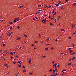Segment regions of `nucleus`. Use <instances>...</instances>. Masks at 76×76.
<instances>
[{"label":"nucleus","instance_id":"dca6fc26","mask_svg":"<svg viewBox=\"0 0 76 76\" xmlns=\"http://www.w3.org/2000/svg\"><path fill=\"white\" fill-rule=\"evenodd\" d=\"M53 12H54V10H56V9L55 8H54L53 9Z\"/></svg>","mask_w":76,"mask_h":76},{"label":"nucleus","instance_id":"2eb2a0df","mask_svg":"<svg viewBox=\"0 0 76 76\" xmlns=\"http://www.w3.org/2000/svg\"><path fill=\"white\" fill-rule=\"evenodd\" d=\"M61 9H64V8L63 7H61Z\"/></svg>","mask_w":76,"mask_h":76},{"label":"nucleus","instance_id":"cd10ccee","mask_svg":"<svg viewBox=\"0 0 76 76\" xmlns=\"http://www.w3.org/2000/svg\"><path fill=\"white\" fill-rule=\"evenodd\" d=\"M66 70H63L62 71V72H66Z\"/></svg>","mask_w":76,"mask_h":76},{"label":"nucleus","instance_id":"a878e982","mask_svg":"<svg viewBox=\"0 0 76 76\" xmlns=\"http://www.w3.org/2000/svg\"><path fill=\"white\" fill-rule=\"evenodd\" d=\"M71 45L73 46V47H75V45H74L72 44Z\"/></svg>","mask_w":76,"mask_h":76},{"label":"nucleus","instance_id":"c85d7f7f","mask_svg":"<svg viewBox=\"0 0 76 76\" xmlns=\"http://www.w3.org/2000/svg\"><path fill=\"white\" fill-rule=\"evenodd\" d=\"M18 67H21V66H20V65H18Z\"/></svg>","mask_w":76,"mask_h":76},{"label":"nucleus","instance_id":"412c9836","mask_svg":"<svg viewBox=\"0 0 76 76\" xmlns=\"http://www.w3.org/2000/svg\"><path fill=\"white\" fill-rule=\"evenodd\" d=\"M17 39L18 40L20 39V38L18 37V38H17Z\"/></svg>","mask_w":76,"mask_h":76},{"label":"nucleus","instance_id":"680f3d73","mask_svg":"<svg viewBox=\"0 0 76 76\" xmlns=\"http://www.w3.org/2000/svg\"><path fill=\"white\" fill-rule=\"evenodd\" d=\"M51 76H54V75H53V74H52L51 75Z\"/></svg>","mask_w":76,"mask_h":76},{"label":"nucleus","instance_id":"9b49d317","mask_svg":"<svg viewBox=\"0 0 76 76\" xmlns=\"http://www.w3.org/2000/svg\"><path fill=\"white\" fill-rule=\"evenodd\" d=\"M29 62L30 63H31V60H29Z\"/></svg>","mask_w":76,"mask_h":76},{"label":"nucleus","instance_id":"c03bdc74","mask_svg":"<svg viewBox=\"0 0 76 76\" xmlns=\"http://www.w3.org/2000/svg\"><path fill=\"white\" fill-rule=\"evenodd\" d=\"M21 48H22V47H20V48L19 49V50H20V49H21Z\"/></svg>","mask_w":76,"mask_h":76},{"label":"nucleus","instance_id":"9d476101","mask_svg":"<svg viewBox=\"0 0 76 76\" xmlns=\"http://www.w3.org/2000/svg\"><path fill=\"white\" fill-rule=\"evenodd\" d=\"M14 22L15 23L16 22V19L14 20Z\"/></svg>","mask_w":76,"mask_h":76},{"label":"nucleus","instance_id":"0eeeda50","mask_svg":"<svg viewBox=\"0 0 76 76\" xmlns=\"http://www.w3.org/2000/svg\"><path fill=\"white\" fill-rule=\"evenodd\" d=\"M10 54L13 55V52H11L10 53Z\"/></svg>","mask_w":76,"mask_h":76},{"label":"nucleus","instance_id":"0e129e2a","mask_svg":"<svg viewBox=\"0 0 76 76\" xmlns=\"http://www.w3.org/2000/svg\"><path fill=\"white\" fill-rule=\"evenodd\" d=\"M50 18H51V17L49 16V19H50Z\"/></svg>","mask_w":76,"mask_h":76},{"label":"nucleus","instance_id":"2f4dec72","mask_svg":"<svg viewBox=\"0 0 76 76\" xmlns=\"http://www.w3.org/2000/svg\"><path fill=\"white\" fill-rule=\"evenodd\" d=\"M45 50H48V49L47 48H45Z\"/></svg>","mask_w":76,"mask_h":76},{"label":"nucleus","instance_id":"4468645a","mask_svg":"<svg viewBox=\"0 0 76 76\" xmlns=\"http://www.w3.org/2000/svg\"><path fill=\"white\" fill-rule=\"evenodd\" d=\"M74 6H76V3H75L73 4Z\"/></svg>","mask_w":76,"mask_h":76},{"label":"nucleus","instance_id":"a211bd4d","mask_svg":"<svg viewBox=\"0 0 76 76\" xmlns=\"http://www.w3.org/2000/svg\"><path fill=\"white\" fill-rule=\"evenodd\" d=\"M55 72H56V71H55V70H54L53 72V73H55Z\"/></svg>","mask_w":76,"mask_h":76},{"label":"nucleus","instance_id":"f3484780","mask_svg":"<svg viewBox=\"0 0 76 76\" xmlns=\"http://www.w3.org/2000/svg\"><path fill=\"white\" fill-rule=\"evenodd\" d=\"M17 28L18 29H19V26H18Z\"/></svg>","mask_w":76,"mask_h":76},{"label":"nucleus","instance_id":"f704fd0d","mask_svg":"<svg viewBox=\"0 0 76 76\" xmlns=\"http://www.w3.org/2000/svg\"><path fill=\"white\" fill-rule=\"evenodd\" d=\"M69 61H72V60L71 59H70L69 60Z\"/></svg>","mask_w":76,"mask_h":76},{"label":"nucleus","instance_id":"774afa93","mask_svg":"<svg viewBox=\"0 0 76 76\" xmlns=\"http://www.w3.org/2000/svg\"><path fill=\"white\" fill-rule=\"evenodd\" d=\"M51 48V49H52V50H53V49L54 48H52H52Z\"/></svg>","mask_w":76,"mask_h":76},{"label":"nucleus","instance_id":"f8f14e48","mask_svg":"<svg viewBox=\"0 0 76 76\" xmlns=\"http://www.w3.org/2000/svg\"><path fill=\"white\" fill-rule=\"evenodd\" d=\"M71 64H72L71 63L70 64L69 63L68 64V65H69V66H70V65H71Z\"/></svg>","mask_w":76,"mask_h":76},{"label":"nucleus","instance_id":"864d4df0","mask_svg":"<svg viewBox=\"0 0 76 76\" xmlns=\"http://www.w3.org/2000/svg\"><path fill=\"white\" fill-rule=\"evenodd\" d=\"M46 45H50V44H46Z\"/></svg>","mask_w":76,"mask_h":76},{"label":"nucleus","instance_id":"338daca9","mask_svg":"<svg viewBox=\"0 0 76 76\" xmlns=\"http://www.w3.org/2000/svg\"><path fill=\"white\" fill-rule=\"evenodd\" d=\"M69 42H70V40H69Z\"/></svg>","mask_w":76,"mask_h":76},{"label":"nucleus","instance_id":"09e8293b","mask_svg":"<svg viewBox=\"0 0 76 76\" xmlns=\"http://www.w3.org/2000/svg\"><path fill=\"white\" fill-rule=\"evenodd\" d=\"M23 7V6H20V8H21V7Z\"/></svg>","mask_w":76,"mask_h":76},{"label":"nucleus","instance_id":"79ce46f5","mask_svg":"<svg viewBox=\"0 0 76 76\" xmlns=\"http://www.w3.org/2000/svg\"><path fill=\"white\" fill-rule=\"evenodd\" d=\"M29 74H30V75H32V73H31V72H30L29 73Z\"/></svg>","mask_w":76,"mask_h":76},{"label":"nucleus","instance_id":"a19ab883","mask_svg":"<svg viewBox=\"0 0 76 76\" xmlns=\"http://www.w3.org/2000/svg\"><path fill=\"white\" fill-rule=\"evenodd\" d=\"M35 18L36 19H38V18H37V16L35 17Z\"/></svg>","mask_w":76,"mask_h":76},{"label":"nucleus","instance_id":"473e14b6","mask_svg":"<svg viewBox=\"0 0 76 76\" xmlns=\"http://www.w3.org/2000/svg\"><path fill=\"white\" fill-rule=\"evenodd\" d=\"M39 6L41 7V4H39V5H38V7H39Z\"/></svg>","mask_w":76,"mask_h":76},{"label":"nucleus","instance_id":"bf43d9fd","mask_svg":"<svg viewBox=\"0 0 76 76\" xmlns=\"http://www.w3.org/2000/svg\"><path fill=\"white\" fill-rule=\"evenodd\" d=\"M39 10V12H41V10Z\"/></svg>","mask_w":76,"mask_h":76},{"label":"nucleus","instance_id":"bb28decb","mask_svg":"<svg viewBox=\"0 0 76 76\" xmlns=\"http://www.w3.org/2000/svg\"><path fill=\"white\" fill-rule=\"evenodd\" d=\"M74 59H75V57H74L72 58V60H74Z\"/></svg>","mask_w":76,"mask_h":76},{"label":"nucleus","instance_id":"49530a36","mask_svg":"<svg viewBox=\"0 0 76 76\" xmlns=\"http://www.w3.org/2000/svg\"><path fill=\"white\" fill-rule=\"evenodd\" d=\"M3 46H4V45H5V44H3Z\"/></svg>","mask_w":76,"mask_h":76},{"label":"nucleus","instance_id":"7c9ffc66","mask_svg":"<svg viewBox=\"0 0 76 76\" xmlns=\"http://www.w3.org/2000/svg\"><path fill=\"white\" fill-rule=\"evenodd\" d=\"M23 72H26V71L25 70H23Z\"/></svg>","mask_w":76,"mask_h":76},{"label":"nucleus","instance_id":"6e6552de","mask_svg":"<svg viewBox=\"0 0 76 76\" xmlns=\"http://www.w3.org/2000/svg\"><path fill=\"white\" fill-rule=\"evenodd\" d=\"M56 12H54V14H53V15L54 16V15H56Z\"/></svg>","mask_w":76,"mask_h":76},{"label":"nucleus","instance_id":"423d86ee","mask_svg":"<svg viewBox=\"0 0 76 76\" xmlns=\"http://www.w3.org/2000/svg\"><path fill=\"white\" fill-rule=\"evenodd\" d=\"M55 5H56V6H59V5H58V4H55Z\"/></svg>","mask_w":76,"mask_h":76},{"label":"nucleus","instance_id":"5fc2aeb1","mask_svg":"<svg viewBox=\"0 0 76 76\" xmlns=\"http://www.w3.org/2000/svg\"><path fill=\"white\" fill-rule=\"evenodd\" d=\"M51 7V6H50L48 7V8H50V7Z\"/></svg>","mask_w":76,"mask_h":76},{"label":"nucleus","instance_id":"de8ad7c7","mask_svg":"<svg viewBox=\"0 0 76 76\" xmlns=\"http://www.w3.org/2000/svg\"><path fill=\"white\" fill-rule=\"evenodd\" d=\"M33 20H35V18H33Z\"/></svg>","mask_w":76,"mask_h":76},{"label":"nucleus","instance_id":"20e7f679","mask_svg":"<svg viewBox=\"0 0 76 76\" xmlns=\"http://www.w3.org/2000/svg\"><path fill=\"white\" fill-rule=\"evenodd\" d=\"M53 67H55V68H56V65H55V64L53 65Z\"/></svg>","mask_w":76,"mask_h":76},{"label":"nucleus","instance_id":"f03ea898","mask_svg":"<svg viewBox=\"0 0 76 76\" xmlns=\"http://www.w3.org/2000/svg\"><path fill=\"white\" fill-rule=\"evenodd\" d=\"M11 34H12V33H9V37H10V36L11 35Z\"/></svg>","mask_w":76,"mask_h":76},{"label":"nucleus","instance_id":"a18cd8bd","mask_svg":"<svg viewBox=\"0 0 76 76\" xmlns=\"http://www.w3.org/2000/svg\"><path fill=\"white\" fill-rule=\"evenodd\" d=\"M17 20V22H18V21H19V20L17 19V20Z\"/></svg>","mask_w":76,"mask_h":76},{"label":"nucleus","instance_id":"e433bc0d","mask_svg":"<svg viewBox=\"0 0 76 76\" xmlns=\"http://www.w3.org/2000/svg\"><path fill=\"white\" fill-rule=\"evenodd\" d=\"M25 38H26V37H27V36H26V35H24Z\"/></svg>","mask_w":76,"mask_h":76},{"label":"nucleus","instance_id":"8fccbe9b","mask_svg":"<svg viewBox=\"0 0 76 76\" xmlns=\"http://www.w3.org/2000/svg\"><path fill=\"white\" fill-rule=\"evenodd\" d=\"M72 26L74 28H75V27L76 26Z\"/></svg>","mask_w":76,"mask_h":76},{"label":"nucleus","instance_id":"c756f323","mask_svg":"<svg viewBox=\"0 0 76 76\" xmlns=\"http://www.w3.org/2000/svg\"><path fill=\"white\" fill-rule=\"evenodd\" d=\"M70 53H72V50H70Z\"/></svg>","mask_w":76,"mask_h":76},{"label":"nucleus","instance_id":"7ed1b4c3","mask_svg":"<svg viewBox=\"0 0 76 76\" xmlns=\"http://www.w3.org/2000/svg\"><path fill=\"white\" fill-rule=\"evenodd\" d=\"M52 70H53L50 69L49 70V71L50 72H50H52Z\"/></svg>","mask_w":76,"mask_h":76},{"label":"nucleus","instance_id":"c9c22d12","mask_svg":"<svg viewBox=\"0 0 76 76\" xmlns=\"http://www.w3.org/2000/svg\"><path fill=\"white\" fill-rule=\"evenodd\" d=\"M48 40H50V39L48 38L47 39V41H48Z\"/></svg>","mask_w":76,"mask_h":76},{"label":"nucleus","instance_id":"3c124183","mask_svg":"<svg viewBox=\"0 0 76 76\" xmlns=\"http://www.w3.org/2000/svg\"><path fill=\"white\" fill-rule=\"evenodd\" d=\"M16 62H15V61H14V63H14V64H15V63H16Z\"/></svg>","mask_w":76,"mask_h":76},{"label":"nucleus","instance_id":"69168bd1","mask_svg":"<svg viewBox=\"0 0 76 76\" xmlns=\"http://www.w3.org/2000/svg\"><path fill=\"white\" fill-rule=\"evenodd\" d=\"M23 68H25V67L24 66H23Z\"/></svg>","mask_w":76,"mask_h":76},{"label":"nucleus","instance_id":"72a5a7b5","mask_svg":"<svg viewBox=\"0 0 76 76\" xmlns=\"http://www.w3.org/2000/svg\"><path fill=\"white\" fill-rule=\"evenodd\" d=\"M58 67H60V65H58Z\"/></svg>","mask_w":76,"mask_h":76},{"label":"nucleus","instance_id":"5701e85b","mask_svg":"<svg viewBox=\"0 0 76 76\" xmlns=\"http://www.w3.org/2000/svg\"><path fill=\"white\" fill-rule=\"evenodd\" d=\"M69 39H71V37H69Z\"/></svg>","mask_w":76,"mask_h":76},{"label":"nucleus","instance_id":"b1692460","mask_svg":"<svg viewBox=\"0 0 76 76\" xmlns=\"http://www.w3.org/2000/svg\"><path fill=\"white\" fill-rule=\"evenodd\" d=\"M44 19H43V20L41 21L42 22H44Z\"/></svg>","mask_w":76,"mask_h":76},{"label":"nucleus","instance_id":"603ef678","mask_svg":"<svg viewBox=\"0 0 76 76\" xmlns=\"http://www.w3.org/2000/svg\"><path fill=\"white\" fill-rule=\"evenodd\" d=\"M50 25H53V24L51 23L50 24Z\"/></svg>","mask_w":76,"mask_h":76},{"label":"nucleus","instance_id":"37998d69","mask_svg":"<svg viewBox=\"0 0 76 76\" xmlns=\"http://www.w3.org/2000/svg\"><path fill=\"white\" fill-rule=\"evenodd\" d=\"M56 76H58V74L56 73Z\"/></svg>","mask_w":76,"mask_h":76},{"label":"nucleus","instance_id":"e2e57ef3","mask_svg":"<svg viewBox=\"0 0 76 76\" xmlns=\"http://www.w3.org/2000/svg\"><path fill=\"white\" fill-rule=\"evenodd\" d=\"M40 13V12H38V14H39V13Z\"/></svg>","mask_w":76,"mask_h":76},{"label":"nucleus","instance_id":"4be33fe9","mask_svg":"<svg viewBox=\"0 0 76 76\" xmlns=\"http://www.w3.org/2000/svg\"><path fill=\"white\" fill-rule=\"evenodd\" d=\"M4 65L5 66H7V64H4Z\"/></svg>","mask_w":76,"mask_h":76},{"label":"nucleus","instance_id":"1a4fd4ad","mask_svg":"<svg viewBox=\"0 0 76 76\" xmlns=\"http://www.w3.org/2000/svg\"><path fill=\"white\" fill-rule=\"evenodd\" d=\"M60 3H61V2L60 1H59V3H58L59 4H60Z\"/></svg>","mask_w":76,"mask_h":76},{"label":"nucleus","instance_id":"58836bf2","mask_svg":"<svg viewBox=\"0 0 76 76\" xmlns=\"http://www.w3.org/2000/svg\"><path fill=\"white\" fill-rule=\"evenodd\" d=\"M68 50H69V51H70V48H68Z\"/></svg>","mask_w":76,"mask_h":76},{"label":"nucleus","instance_id":"aec40b11","mask_svg":"<svg viewBox=\"0 0 76 76\" xmlns=\"http://www.w3.org/2000/svg\"><path fill=\"white\" fill-rule=\"evenodd\" d=\"M12 22H10V24H12Z\"/></svg>","mask_w":76,"mask_h":76},{"label":"nucleus","instance_id":"39448f33","mask_svg":"<svg viewBox=\"0 0 76 76\" xmlns=\"http://www.w3.org/2000/svg\"><path fill=\"white\" fill-rule=\"evenodd\" d=\"M20 62H21V61H18V62L19 63V64H20Z\"/></svg>","mask_w":76,"mask_h":76},{"label":"nucleus","instance_id":"f257e3e1","mask_svg":"<svg viewBox=\"0 0 76 76\" xmlns=\"http://www.w3.org/2000/svg\"><path fill=\"white\" fill-rule=\"evenodd\" d=\"M44 7L45 8H46V7H48V6H47V5H44Z\"/></svg>","mask_w":76,"mask_h":76},{"label":"nucleus","instance_id":"ea45409f","mask_svg":"<svg viewBox=\"0 0 76 76\" xmlns=\"http://www.w3.org/2000/svg\"><path fill=\"white\" fill-rule=\"evenodd\" d=\"M54 21H55V22H56L57 20H56V19H55V20H54Z\"/></svg>","mask_w":76,"mask_h":76},{"label":"nucleus","instance_id":"6e6d98bb","mask_svg":"<svg viewBox=\"0 0 76 76\" xmlns=\"http://www.w3.org/2000/svg\"><path fill=\"white\" fill-rule=\"evenodd\" d=\"M52 63H53V64H54V61H53Z\"/></svg>","mask_w":76,"mask_h":76},{"label":"nucleus","instance_id":"393cba45","mask_svg":"<svg viewBox=\"0 0 76 76\" xmlns=\"http://www.w3.org/2000/svg\"><path fill=\"white\" fill-rule=\"evenodd\" d=\"M15 58H18V56H15Z\"/></svg>","mask_w":76,"mask_h":76},{"label":"nucleus","instance_id":"13d9d810","mask_svg":"<svg viewBox=\"0 0 76 76\" xmlns=\"http://www.w3.org/2000/svg\"><path fill=\"white\" fill-rule=\"evenodd\" d=\"M56 41H58V40H57V39H56V40H55Z\"/></svg>","mask_w":76,"mask_h":76},{"label":"nucleus","instance_id":"4d7b16f0","mask_svg":"<svg viewBox=\"0 0 76 76\" xmlns=\"http://www.w3.org/2000/svg\"><path fill=\"white\" fill-rule=\"evenodd\" d=\"M35 43H37V41H35Z\"/></svg>","mask_w":76,"mask_h":76},{"label":"nucleus","instance_id":"6ab92c4d","mask_svg":"<svg viewBox=\"0 0 76 76\" xmlns=\"http://www.w3.org/2000/svg\"><path fill=\"white\" fill-rule=\"evenodd\" d=\"M55 71L56 72H57V69H55Z\"/></svg>","mask_w":76,"mask_h":76},{"label":"nucleus","instance_id":"052dcab7","mask_svg":"<svg viewBox=\"0 0 76 76\" xmlns=\"http://www.w3.org/2000/svg\"><path fill=\"white\" fill-rule=\"evenodd\" d=\"M54 65H55V66H57V64H54Z\"/></svg>","mask_w":76,"mask_h":76},{"label":"nucleus","instance_id":"4c0bfd02","mask_svg":"<svg viewBox=\"0 0 76 76\" xmlns=\"http://www.w3.org/2000/svg\"><path fill=\"white\" fill-rule=\"evenodd\" d=\"M12 27H10V30H11V29H12Z\"/></svg>","mask_w":76,"mask_h":76},{"label":"nucleus","instance_id":"ddd939ff","mask_svg":"<svg viewBox=\"0 0 76 76\" xmlns=\"http://www.w3.org/2000/svg\"><path fill=\"white\" fill-rule=\"evenodd\" d=\"M44 22H45V23H46V19H45V20H44Z\"/></svg>","mask_w":76,"mask_h":76}]
</instances>
